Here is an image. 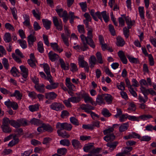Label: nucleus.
<instances>
[{
	"label": "nucleus",
	"instance_id": "obj_1",
	"mask_svg": "<svg viewBox=\"0 0 156 156\" xmlns=\"http://www.w3.org/2000/svg\"><path fill=\"white\" fill-rule=\"evenodd\" d=\"M92 31V29L88 30L87 33V37L83 34H82L80 36V37L83 44L81 48L83 51L86 50L88 48L87 44H89L93 48H94L95 47V44L92 39L93 37Z\"/></svg>",
	"mask_w": 156,
	"mask_h": 156
},
{
	"label": "nucleus",
	"instance_id": "obj_2",
	"mask_svg": "<svg viewBox=\"0 0 156 156\" xmlns=\"http://www.w3.org/2000/svg\"><path fill=\"white\" fill-rule=\"evenodd\" d=\"M52 21L54 26L56 29L58 31L63 30V25L62 20L56 16L52 17Z\"/></svg>",
	"mask_w": 156,
	"mask_h": 156
},
{
	"label": "nucleus",
	"instance_id": "obj_3",
	"mask_svg": "<svg viewBox=\"0 0 156 156\" xmlns=\"http://www.w3.org/2000/svg\"><path fill=\"white\" fill-rule=\"evenodd\" d=\"M31 31V34L27 37L28 46L29 47H32L33 45L34 42L37 40L36 37L34 35L35 33V31L33 29Z\"/></svg>",
	"mask_w": 156,
	"mask_h": 156
},
{
	"label": "nucleus",
	"instance_id": "obj_4",
	"mask_svg": "<svg viewBox=\"0 0 156 156\" xmlns=\"http://www.w3.org/2000/svg\"><path fill=\"white\" fill-rule=\"evenodd\" d=\"M50 108L51 109L56 111H59L63 109L65 107L63 104L60 103L54 102L51 104Z\"/></svg>",
	"mask_w": 156,
	"mask_h": 156
},
{
	"label": "nucleus",
	"instance_id": "obj_5",
	"mask_svg": "<svg viewBox=\"0 0 156 156\" xmlns=\"http://www.w3.org/2000/svg\"><path fill=\"white\" fill-rule=\"evenodd\" d=\"M96 16L98 18L102 21V17L104 21L105 22H107L109 20V17L108 14H107L106 11H104L101 13L100 12L98 11L95 13Z\"/></svg>",
	"mask_w": 156,
	"mask_h": 156
},
{
	"label": "nucleus",
	"instance_id": "obj_6",
	"mask_svg": "<svg viewBox=\"0 0 156 156\" xmlns=\"http://www.w3.org/2000/svg\"><path fill=\"white\" fill-rule=\"evenodd\" d=\"M23 18L24 20L23 22L24 25L27 27L30 30H32L33 29L30 24L29 16L28 15L25 14L23 15Z\"/></svg>",
	"mask_w": 156,
	"mask_h": 156
},
{
	"label": "nucleus",
	"instance_id": "obj_7",
	"mask_svg": "<svg viewBox=\"0 0 156 156\" xmlns=\"http://www.w3.org/2000/svg\"><path fill=\"white\" fill-rule=\"evenodd\" d=\"M80 108L83 110L88 113L90 112V111L94 110V108L88 104H83L80 105Z\"/></svg>",
	"mask_w": 156,
	"mask_h": 156
},
{
	"label": "nucleus",
	"instance_id": "obj_8",
	"mask_svg": "<svg viewBox=\"0 0 156 156\" xmlns=\"http://www.w3.org/2000/svg\"><path fill=\"white\" fill-rule=\"evenodd\" d=\"M80 95L82 98H84V101L85 103L89 102L91 104H93L94 101L92 98L89 96V95L87 93L83 92Z\"/></svg>",
	"mask_w": 156,
	"mask_h": 156
},
{
	"label": "nucleus",
	"instance_id": "obj_9",
	"mask_svg": "<svg viewBox=\"0 0 156 156\" xmlns=\"http://www.w3.org/2000/svg\"><path fill=\"white\" fill-rule=\"evenodd\" d=\"M45 98L49 100H53L57 97V95L54 92L46 93L45 94Z\"/></svg>",
	"mask_w": 156,
	"mask_h": 156
},
{
	"label": "nucleus",
	"instance_id": "obj_10",
	"mask_svg": "<svg viewBox=\"0 0 156 156\" xmlns=\"http://www.w3.org/2000/svg\"><path fill=\"white\" fill-rule=\"evenodd\" d=\"M21 70V74L24 78H27L28 77V70L23 65L20 66Z\"/></svg>",
	"mask_w": 156,
	"mask_h": 156
},
{
	"label": "nucleus",
	"instance_id": "obj_11",
	"mask_svg": "<svg viewBox=\"0 0 156 156\" xmlns=\"http://www.w3.org/2000/svg\"><path fill=\"white\" fill-rule=\"evenodd\" d=\"M78 63L80 66L83 68L88 65V63L84 60V57L83 56L80 55L78 57Z\"/></svg>",
	"mask_w": 156,
	"mask_h": 156
},
{
	"label": "nucleus",
	"instance_id": "obj_12",
	"mask_svg": "<svg viewBox=\"0 0 156 156\" xmlns=\"http://www.w3.org/2000/svg\"><path fill=\"white\" fill-rule=\"evenodd\" d=\"M83 150L84 151L87 152L92 151L94 150H96V149L94 148V147L93 144H89L85 145L83 147Z\"/></svg>",
	"mask_w": 156,
	"mask_h": 156
},
{
	"label": "nucleus",
	"instance_id": "obj_13",
	"mask_svg": "<svg viewBox=\"0 0 156 156\" xmlns=\"http://www.w3.org/2000/svg\"><path fill=\"white\" fill-rule=\"evenodd\" d=\"M48 55L49 59L52 62L55 61L59 58L58 55L51 51H50Z\"/></svg>",
	"mask_w": 156,
	"mask_h": 156
},
{
	"label": "nucleus",
	"instance_id": "obj_14",
	"mask_svg": "<svg viewBox=\"0 0 156 156\" xmlns=\"http://www.w3.org/2000/svg\"><path fill=\"white\" fill-rule=\"evenodd\" d=\"M43 24L44 27L47 30H48L50 28L51 26V22L47 19L42 20Z\"/></svg>",
	"mask_w": 156,
	"mask_h": 156
},
{
	"label": "nucleus",
	"instance_id": "obj_15",
	"mask_svg": "<svg viewBox=\"0 0 156 156\" xmlns=\"http://www.w3.org/2000/svg\"><path fill=\"white\" fill-rule=\"evenodd\" d=\"M55 11L60 17H63L66 16V15H68L67 12L66 10L63 11L62 8L60 9L56 8Z\"/></svg>",
	"mask_w": 156,
	"mask_h": 156
},
{
	"label": "nucleus",
	"instance_id": "obj_16",
	"mask_svg": "<svg viewBox=\"0 0 156 156\" xmlns=\"http://www.w3.org/2000/svg\"><path fill=\"white\" fill-rule=\"evenodd\" d=\"M129 127V123L127 122L121 124L119 127L120 132H122L127 130Z\"/></svg>",
	"mask_w": 156,
	"mask_h": 156
},
{
	"label": "nucleus",
	"instance_id": "obj_17",
	"mask_svg": "<svg viewBox=\"0 0 156 156\" xmlns=\"http://www.w3.org/2000/svg\"><path fill=\"white\" fill-rule=\"evenodd\" d=\"M66 84L70 90H73L75 87V86L71 83L69 78L68 77L66 79Z\"/></svg>",
	"mask_w": 156,
	"mask_h": 156
},
{
	"label": "nucleus",
	"instance_id": "obj_18",
	"mask_svg": "<svg viewBox=\"0 0 156 156\" xmlns=\"http://www.w3.org/2000/svg\"><path fill=\"white\" fill-rule=\"evenodd\" d=\"M118 143L117 142H114L112 143H108L106 144V146L109 147V149L110 151H113L116 147Z\"/></svg>",
	"mask_w": 156,
	"mask_h": 156
},
{
	"label": "nucleus",
	"instance_id": "obj_19",
	"mask_svg": "<svg viewBox=\"0 0 156 156\" xmlns=\"http://www.w3.org/2000/svg\"><path fill=\"white\" fill-rule=\"evenodd\" d=\"M97 59L95 57L94 55H92L90 56L89 59V63L90 68H93L94 65L96 64Z\"/></svg>",
	"mask_w": 156,
	"mask_h": 156
},
{
	"label": "nucleus",
	"instance_id": "obj_20",
	"mask_svg": "<svg viewBox=\"0 0 156 156\" xmlns=\"http://www.w3.org/2000/svg\"><path fill=\"white\" fill-rule=\"evenodd\" d=\"M11 97H15L17 99L20 100L22 97V94L19 90H15L14 92L10 95Z\"/></svg>",
	"mask_w": 156,
	"mask_h": 156
},
{
	"label": "nucleus",
	"instance_id": "obj_21",
	"mask_svg": "<svg viewBox=\"0 0 156 156\" xmlns=\"http://www.w3.org/2000/svg\"><path fill=\"white\" fill-rule=\"evenodd\" d=\"M72 145L73 147L76 149L81 148L82 147L81 145L80 142L76 139L73 140L72 141Z\"/></svg>",
	"mask_w": 156,
	"mask_h": 156
},
{
	"label": "nucleus",
	"instance_id": "obj_22",
	"mask_svg": "<svg viewBox=\"0 0 156 156\" xmlns=\"http://www.w3.org/2000/svg\"><path fill=\"white\" fill-rule=\"evenodd\" d=\"M115 138V136L113 133L107 134L104 137V139L107 142L113 141Z\"/></svg>",
	"mask_w": 156,
	"mask_h": 156
},
{
	"label": "nucleus",
	"instance_id": "obj_23",
	"mask_svg": "<svg viewBox=\"0 0 156 156\" xmlns=\"http://www.w3.org/2000/svg\"><path fill=\"white\" fill-rule=\"evenodd\" d=\"M40 105L39 104H35L34 105H30L29 106V110L31 112H34L38 110Z\"/></svg>",
	"mask_w": 156,
	"mask_h": 156
},
{
	"label": "nucleus",
	"instance_id": "obj_24",
	"mask_svg": "<svg viewBox=\"0 0 156 156\" xmlns=\"http://www.w3.org/2000/svg\"><path fill=\"white\" fill-rule=\"evenodd\" d=\"M44 86L43 84H42L41 85H39L37 84L35 85L34 87L36 90H37L40 93H43L45 91L44 89Z\"/></svg>",
	"mask_w": 156,
	"mask_h": 156
},
{
	"label": "nucleus",
	"instance_id": "obj_25",
	"mask_svg": "<svg viewBox=\"0 0 156 156\" xmlns=\"http://www.w3.org/2000/svg\"><path fill=\"white\" fill-rule=\"evenodd\" d=\"M30 122L32 124H34L37 126H39L41 124H42V121L39 119H36L35 118H33L30 120Z\"/></svg>",
	"mask_w": 156,
	"mask_h": 156
},
{
	"label": "nucleus",
	"instance_id": "obj_26",
	"mask_svg": "<svg viewBox=\"0 0 156 156\" xmlns=\"http://www.w3.org/2000/svg\"><path fill=\"white\" fill-rule=\"evenodd\" d=\"M10 124L12 126L16 128H19L21 126L19 119L16 121L13 120H11L10 121Z\"/></svg>",
	"mask_w": 156,
	"mask_h": 156
},
{
	"label": "nucleus",
	"instance_id": "obj_27",
	"mask_svg": "<svg viewBox=\"0 0 156 156\" xmlns=\"http://www.w3.org/2000/svg\"><path fill=\"white\" fill-rule=\"evenodd\" d=\"M19 141V139L16 137V135H15L13 136V139L8 144V146L10 147H12L17 144Z\"/></svg>",
	"mask_w": 156,
	"mask_h": 156
},
{
	"label": "nucleus",
	"instance_id": "obj_28",
	"mask_svg": "<svg viewBox=\"0 0 156 156\" xmlns=\"http://www.w3.org/2000/svg\"><path fill=\"white\" fill-rule=\"evenodd\" d=\"M58 86V83H50V84L46 86V88L49 90H51L57 88Z\"/></svg>",
	"mask_w": 156,
	"mask_h": 156
},
{
	"label": "nucleus",
	"instance_id": "obj_29",
	"mask_svg": "<svg viewBox=\"0 0 156 156\" xmlns=\"http://www.w3.org/2000/svg\"><path fill=\"white\" fill-rule=\"evenodd\" d=\"M59 62L61 68L64 70H68L69 69V65L67 63L65 64L64 62L62 59H59Z\"/></svg>",
	"mask_w": 156,
	"mask_h": 156
},
{
	"label": "nucleus",
	"instance_id": "obj_30",
	"mask_svg": "<svg viewBox=\"0 0 156 156\" xmlns=\"http://www.w3.org/2000/svg\"><path fill=\"white\" fill-rule=\"evenodd\" d=\"M57 132L58 136L62 138H68L70 136L68 134L66 131L62 132L60 130H58Z\"/></svg>",
	"mask_w": 156,
	"mask_h": 156
},
{
	"label": "nucleus",
	"instance_id": "obj_31",
	"mask_svg": "<svg viewBox=\"0 0 156 156\" xmlns=\"http://www.w3.org/2000/svg\"><path fill=\"white\" fill-rule=\"evenodd\" d=\"M40 65L43 66L44 70L47 75H49L50 73V69L47 63H44L40 64Z\"/></svg>",
	"mask_w": 156,
	"mask_h": 156
},
{
	"label": "nucleus",
	"instance_id": "obj_32",
	"mask_svg": "<svg viewBox=\"0 0 156 156\" xmlns=\"http://www.w3.org/2000/svg\"><path fill=\"white\" fill-rule=\"evenodd\" d=\"M104 99L108 104L111 103L112 101V96L109 94H103Z\"/></svg>",
	"mask_w": 156,
	"mask_h": 156
},
{
	"label": "nucleus",
	"instance_id": "obj_33",
	"mask_svg": "<svg viewBox=\"0 0 156 156\" xmlns=\"http://www.w3.org/2000/svg\"><path fill=\"white\" fill-rule=\"evenodd\" d=\"M50 44L51 47L55 51H58L59 52H61L63 50V49L58 47L57 44L56 43H51Z\"/></svg>",
	"mask_w": 156,
	"mask_h": 156
},
{
	"label": "nucleus",
	"instance_id": "obj_34",
	"mask_svg": "<svg viewBox=\"0 0 156 156\" xmlns=\"http://www.w3.org/2000/svg\"><path fill=\"white\" fill-rule=\"evenodd\" d=\"M117 40L116 44L118 46L122 47L125 44V41L124 40L120 37H118L117 38Z\"/></svg>",
	"mask_w": 156,
	"mask_h": 156
},
{
	"label": "nucleus",
	"instance_id": "obj_35",
	"mask_svg": "<svg viewBox=\"0 0 156 156\" xmlns=\"http://www.w3.org/2000/svg\"><path fill=\"white\" fill-rule=\"evenodd\" d=\"M42 127L43 128L44 130L48 132H51L53 130L52 128L49 125H46L45 124L42 123Z\"/></svg>",
	"mask_w": 156,
	"mask_h": 156
},
{
	"label": "nucleus",
	"instance_id": "obj_36",
	"mask_svg": "<svg viewBox=\"0 0 156 156\" xmlns=\"http://www.w3.org/2000/svg\"><path fill=\"white\" fill-rule=\"evenodd\" d=\"M104 98L103 97V94L101 95H98L96 98V102L99 105H101L104 103Z\"/></svg>",
	"mask_w": 156,
	"mask_h": 156
},
{
	"label": "nucleus",
	"instance_id": "obj_37",
	"mask_svg": "<svg viewBox=\"0 0 156 156\" xmlns=\"http://www.w3.org/2000/svg\"><path fill=\"white\" fill-rule=\"evenodd\" d=\"M3 39L4 41L6 43H9L12 40V38L10 34L9 33H5Z\"/></svg>",
	"mask_w": 156,
	"mask_h": 156
},
{
	"label": "nucleus",
	"instance_id": "obj_38",
	"mask_svg": "<svg viewBox=\"0 0 156 156\" xmlns=\"http://www.w3.org/2000/svg\"><path fill=\"white\" fill-rule=\"evenodd\" d=\"M69 100L70 101L73 103H77L79 102L81 100V98L80 97H72L69 98Z\"/></svg>",
	"mask_w": 156,
	"mask_h": 156
},
{
	"label": "nucleus",
	"instance_id": "obj_39",
	"mask_svg": "<svg viewBox=\"0 0 156 156\" xmlns=\"http://www.w3.org/2000/svg\"><path fill=\"white\" fill-rule=\"evenodd\" d=\"M19 43L20 46L23 49H25L27 47L26 41L23 39L19 40L17 41Z\"/></svg>",
	"mask_w": 156,
	"mask_h": 156
},
{
	"label": "nucleus",
	"instance_id": "obj_40",
	"mask_svg": "<svg viewBox=\"0 0 156 156\" xmlns=\"http://www.w3.org/2000/svg\"><path fill=\"white\" fill-rule=\"evenodd\" d=\"M139 14L142 20L144 19V7H138Z\"/></svg>",
	"mask_w": 156,
	"mask_h": 156
},
{
	"label": "nucleus",
	"instance_id": "obj_41",
	"mask_svg": "<svg viewBox=\"0 0 156 156\" xmlns=\"http://www.w3.org/2000/svg\"><path fill=\"white\" fill-rule=\"evenodd\" d=\"M1 128L2 129V131L4 133H10L12 131V129L9 126H1Z\"/></svg>",
	"mask_w": 156,
	"mask_h": 156
},
{
	"label": "nucleus",
	"instance_id": "obj_42",
	"mask_svg": "<svg viewBox=\"0 0 156 156\" xmlns=\"http://www.w3.org/2000/svg\"><path fill=\"white\" fill-rule=\"evenodd\" d=\"M61 36L64 44L66 46H68L69 44L68 42V39L67 37L66 36L64 33H62L61 34Z\"/></svg>",
	"mask_w": 156,
	"mask_h": 156
},
{
	"label": "nucleus",
	"instance_id": "obj_43",
	"mask_svg": "<svg viewBox=\"0 0 156 156\" xmlns=\"http://www.w3.org/2000/svg\"><path fill=\"white\" fill-rule=\"evenodd\" d=\"M116 87L117 88L122 91L125 90V84L123 82H121L120 83H118L116 85Z\"/></svg>",
	"mask_w": 156,
	"mask_h": 156
},
{
	"label": "nucleus",
	"instance_id": "obj_44",
	"mask_svg": "<svg viewBox=\"0 0 156 156\" xmlns=\"http://www.w3.org/2000/svg\"><path fill=\"white\" fill-rule=\"evenodd\" d=\"M37 50L41 53H43L44 51L43 44L41 41H39L37 43Z\"/></svg>",
	"mask_w": 156,
	"mask_h": 156
},
{
	"label": "nucleus",
	"instance_id": "obj_45",
	"mask_svg": "<svg viewBox=\"0 0 156 156\" xmlns=\"http://www.w3.org/2000/svg\"><path fill=\"white\" fill-rule=\"evenodd\" d=\"M152 116L150 115H143L138 117L139 119H140L143 120H145L147 119L152 118Z\"/></svg>",
	"mask_w": 156,
	"mask_h": 156
},
{
	"label": "nucleus",
	"instance_id": "obj_46",
	"mask_svg": "<svg viewBox=\"0 0 156 156\" xmlns=\"http://www.w3.org/2000/svg\"><path fill=\"white\" fill-rule=\"evenodd\" d=\"M126 21L127 24L128 25V27L129 29L131 28V27L133 25L135 22L134 21H132L130 19L128 18H126Z\"/></svg>",
	"mask_w": 156,
	"mask_h": 156
},
{
	"label": "nucleus",
	"instance_id": "obj_47",
	"mask_svg": "<svg viewBox=\"0 0 156 156\" xmlns=\"http://www.w3.org/2000/svg\"><path fill=\"white\" fill-rule=\"evenodd\" d=\"M27 62L29 65L31 67L35 68L36 67V63L37 62L36 60L28 59Z\"/></svg>",
	"mask_w": 156,
	"mask_h": 156
},
{
	"label": "nucleus",
	"instance_id": "obj_48",
	"mask_svg": "<svg viewBox=\"0 0 156 156\" xmlns=\"http://www.w3.org/2000/svg\"><path fill=\"white\" fill-rule=\"evenodd\" d=\"M101 113L102 115L105 117H109L111 115V113L109 112V111L106 108L103 109Z\"/></svg>",
	"mask_w": 156,
	"mask_h": 156
},
{
	"label": "nucleus",
	"instance_id": "obj_49",
	"mask_svg": "<svg viewBox=\"0 0 156 156\" xmlns=\"http://www.w3.org/2000/svg\"><path fill=\"white\" fill-rule=\"evenodd\" d=\"M114 130V128L113 127H110L109 128L106 129L103 131V133L105 135L110 134L113 133V132Z\"/></svg>",
	"mask_w": 156,
	"mask_h": 156
},
{
	"label": "nucleus",
	"instance_id": "obj_50",
	"mask_svg": "<svg viewBox=\"0 0 156 156\" xmlns=\"http://www.w3.org/2000/svg\"><path fill=\"white\" fill-rule=\"evenodd\" d=\"M2 63L5 69H9V65L8 60L7 58H4L3 59L2 61Z\"/></svg>",
	"mask_w": 156,
	"mask_h": 156
},
{
	"label": "nucleus",
	"instance_id": "obj_51",
	"mask_svg": "<svg viewBox=\"0 0 156 156\" xmlns=\"http://www.w3.org/2000/svg\"><path fill=\"white\" fill-rule=\"evenodd\" d=\"M10 121L8 118L5 117L2 120V125L1 126H9Z\"/></svg>",
	"mask_w": 156,
	"mask_h": 156
},
{
	"label": "nucleus",
	"instance_id": "obj_52",
	"mask_svg": "<svg viewBox=\"0 0 156 156\" xmlns=\"http://www.w3.org/2000/svg\"><path fill=\"white\" fill-rule=\"evenodd\" d=\"M127 58L131 63H137L138 62V59L137 58L130 56L128 55H126Z\"/></svg>",
	"mask_w": 156,
	"mask_h": 156
},
{
	"label": "nucleus",
	"instance_id": "obj_53",
	"mask_svg": "<svg viewBox=\"0 0 156 156\" xmlns=\"http://www.w3.org/2000/svg\"><path fill=\"white\" fill-rule=\"evenodd\" d=\"M77 30L78 32L80 34H83L85 33L84 26L83 25H78L77 27Z\"/></svg>",
	"mask_w": 156,
	"mask_h": 156
},
{
	"label": "nucleus",
	"instance_id": "obj_54",
	"mask_svg": "<svg viewBox=\"0 0 156 156\" xmlns=\"http://www.w3.org/2000/svg\"><path fill=\"white\" fill-rule=\"evenodd\" d=\"M101 149L100 148H97L96 150H94L92 151H91L89 154H88V156H95L96 154H98L100 152Z\"/></svg>",
	"mask_w": 156,
	"mask_h": 156
},
{
	"label": "nucleus",
	"instance_id": "obj_55",
	"mask_svg": "<svg viewBox=\"0 0 156 156\" xmlns=\"http://www.w3.org/2000/svg\"><path fill=\"white\" fill-rule=\"evenodd\" d=\"M140 90L142 93L143 94L144 96H147L149 94V89H146L145 87L143 86H141Z\"/></svg>",
	"mask_w": 156,
	"mask_h": 156
},
{
	"label": "nucleus",
	"instance_id": "obj_56",
	"mask_svg": "<svg viewBox=\"0 0 156 156\" xmlns=\"http://www.w3.org/2000/svg\"><path fill=\"white\" fill-rule=\"evenodd\" d=\"M144 98L140 95L139 94L138 96V99L140 102V103H145L148 99V97L147 96H144Z\"/></svg>",
	"mask_w": 156,
	"mask_h": 156
},
{
	"label": "nucleus",
	"instance_id": "obj_57",
	"mask_svg": "<svg viewBox=\"0 0 156 156\" xmlns=\"http://www.w3.org/2000/svg\"><path fill=\"white\" fill-rule=\"evenodd\" d=\"M61 144L63 146H69L70 144V142L68 140L63 139L61 140L60 141Z\"/></svg>",
	"mask_w": 156,
	"mask_h": 156
},
{
	"label": "nucleus",
	"instance_id": "obj_58",
	"mask_svg": "<svg viewBox=\"0 0 156 156\" xmlns=\"http://www.w3.org/2000/svg\"><path fill=\"white\" fill-rule=\"evenodd\" d=\"M5 27L7 29L12 31H15V29L9 23H6L5 25Z\"/></svg>",
	"mask_w": 156,
	"mask_h": 156
},
{
	"label": "nucleus",
	"instance_id": "obj_59",
	"mask_svg": "<svg viewBox=\"0 0 156 156\" xmlns=\"http://www.w3.org/2000/svg\"><path fill=\"white\" fill-rule=\"evenodd\" d=\"M71 68L70 70L73 72L77 71L78 70L77 67L76 65L74 63H71L70 64Z\"/></svg>",
	"mask_w": 156,
	"mask_h": 156
},
{
	"label": "nucleus",
	"instance_id": "obj_60",
	"mask_svg": "<svg viewBox=\"0 0 156 156\" xmlns=\"http://www.w3.org/2000/svg\"><path fill=\"white\" fill-rule=\"evenodd\" d=\"M72 128V126L70 124L68 123L67 122H65L64 129H66L67 130L70 131Z\"/></svg>",
	"mask_w": 156,
	"mask_h": 156
},
{
	"label": "nucleus",
	"instance_id": "obj_61",
	"mask_svg": "<svg viewBox=\"0 0 156 156\" xmlns=\"http://www.w3.org/2000/svg\"><path fill=\"white\" fill-rule=\"evenodd\" d=\"M96 56L99 63H102L103 61L101 53L99 52H97L96 54Z\"/></svg>",
	"mask_w": 156,
	"mask_h": 156
},
{
	"label": "nucleus",
	"instance_id": "obj_62",
	"mask_svg": "<svg viewBox=\"0 0 156 156\" xmlns=\"http://www.w3.org/2000/svg\"><path fill=\"white\" fill-rule=\"evenodd\" d=\"M12 13L14 19L16 20L17 18V11L15 7L12 8H10Z\"/></svg>",
	"mask_w": 156,
	"mask_h": 156
},
{
	"label": "nucleus",
	"instance_id": "obj_63",
	"mask_svg": "<svg viewBox=\"0 0 156 156\" xmlns=\"http://www.w3.org/2000/svg\"><path fill=\"white\" fill-rule=\"evenodd\" d=\"M58 153L64 155L67 152V149L65 148H62L58 149L57 150Z\"/></svg>",
	"mask_w": 156,
	"mask_h": 156
},
{
	"label": "nucleus",
	"instance_id": "obj_64",
	"mask_svg": "<svg viewBox=\"0 0 156 156\" xmlns=\"http://www.w3.org/2000/svg\"><path fill=\"white\" fill-rule=\"evenodd\" d=\"M11 73L14 76H16L18 73V71L15 67H12L11 70Z\"/></svg>",
	"mask_w": 156,
	"mask_h": 156
}]
</instances>
